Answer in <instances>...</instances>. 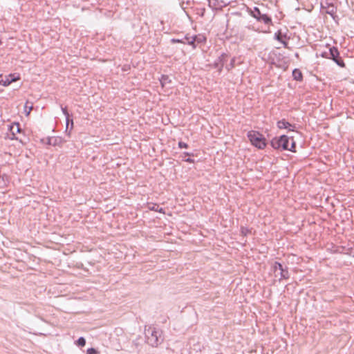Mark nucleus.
<instances>
[{
  "label": "nucleus",
  "mask_w": 354,
  "mask_h": 354,
  "mask_svg": "<svg viewBox=\"0 0 354 354\" xmlns=\"http://www.w3.org/2000/svg\"><path fill=\"white\" fill-rule=\"evenodd\" d=\"M86 353L87 354H98V352L95 348H91L87 350Z\"/></svg>",
  "instance_id": "obj_22"
},
{
  "label": "nucleus",
  "mask_w": 354,
  "mask_h": 354,
  "mask_svg": "<svg viewBox=\"0 0 354 354\" xmlns=\"http://www.w3.org/2000/svg\"><path fill=\"white\" fill-rule=\"evenodd\" d=\"M241 233L244 235V236H246L248 235L249 233H250V230L246 227H243L242 226L241 227Z\"/></svg>",
  "instance_id": "obj_18"
},
{
  "label": "nucleus",
  "mask_w": 354,
  "mask_h": 354,
  "mask_svg": "<svg viewBox=\"0 0 354 354\" xmlns=\"http://www.w3.org/2000/svg\"><path fill=\"white\" fill-rule=\"evenodd\" d=\"M152 209H155V211H157V209H156V207H152Z\"/></svg>",
  "instance_id": "obj_31"
},
{
  "label": "nucleus",
  "mask_w": 354,
  "mask_h": 354,
  "mask_svg": "<svg viewBox=\"0 0 354 354\" xmlns=\"http://www.w3.org/2000/svg\"><path fill=\"white\" fill-rule=\"evenodd\" d=\"M339 53L338 49L335 47L329 48L328 51L322 52L321 56L327 59H333L339 66L344 68L345 67V64L342 59L339 57Z\"/></svg>",
  "instance_id": "obj_2"
},
{
  "label": "nucleus",
  "mask_w": 354,
  "mask_h": 354,
  "mask_svg": "<svg viewBox=\"0 0 354 354\" xmlns=\"http://www.w3.org/2000/svg\"><path fill=\"white\" fill-rule=\"evenodd\" d=\"M248 138L252 145L262 149L266 146V139L262 134L255 131H250L248 133Z\"/></svg>",
  "instance_id": "obj_1"
},
{
  "label": "nucleus",
  "mask_w": 354,
  "mask_h": 354,
  "mask_svg": "<svg viewBox=\"0 0 354 354\" xmlns=\"http://www.w3.org/2000/svg\"><path fill=\"white\" fill-rule=\"evenodd\" d=\"M250 14L259 21H263L265 24L271 23V18L266 14H262L259 8L254 7L253 9L248 8Z\"/></svg>",
  "instance_id": "obj_5"
},
{
  "label": "nucleus",
  "mask_w": 354,
  "mask_h": 354,
  "mask_svg": "<svg viewBox=\"0 0 354 354\" xmlns=\"http://www.w3.org/2000/svg\"><path fill=\"white\" fill-rule=\"evenodd\" d=\"M152 209H155V211H157V209H156V207H152Z\"/></svg>",
  "instance_id": "obj_32"
},
{
  "label": "nucleus",
  "mask_w": 354,
  "mask_h": 354,
  "mask_svg": "<svg viewBox=\"0 0 354 354\" xmlns=\"http://www.w3.org/2000/svg\"><path fill=\"white\" fill-rule=\"evenodd\" d=\"M185 161L187 162H189V163L194 162V160L190 158H188L185 159Z\"/></svg>",
  "instance_id": "obj_25"
},
{
  "label": "nucleus",
  "mask_w": 354,
  "mask_h": 354,
  "mask_svg": "<svg viewBox=\"0 0 354 354\" xmlns=\"http://www.w3.org/2000/svg\"><path fill=\"white\" fill-rule=\"evenodd\" d=\"M30 104L29 102H26L24 105V111L26 112V115H28L30 113V111L32 109V104L29 105Z\"/></svg>",
  "instance_id": "obj_16"
},
{
  "label": "nucleus",
  "mask_w": 354,
  "mask_h": 354,
  "mask_svg": "<svg viewBox=\"0 0 354 354\" xmlns=\"http://www.w3.org/2000/svg\"><path fill=\"white\" fill-rule=\"evenodd\" d=\"M178 147H179L180 148H181V149H182V148H187V147H188V145H187V144H186V143H185V142H184L180 141V142H178Z\"/></svg>",
  "instance_id": "obj_24"
},
{
  "label": "nucleus",
  "mask_w": 354,
  "mask_h": 354,
  "mask_svg": "<svg viewBox=\"0 0 354 354\" xmlns=\"http://www.w3.org/2000/svg\"><path fill=\"white\" fill-rule=\"evenodd\" d=\"M160 81L162 87L165 86L167 84L171 83V82L169 77L165 75H162Z\"/></svg>",
  "instance_id": "obj_14"
},
{
  "label": "nucleus",
  "mask_w": 354,
  "mask_h": 354,
  "mask_svg": "<svg viewBox=\"0 0 354 354\" xmlns=\"http://www.w3.org/2000/svg\"><path fill=\"white\" fill-rule=\"evenodd\" d=\"M183 40L185 41V44L190 45L194 48V35H189V34L186 35Z\"/></svg>",
  "instance_id": "obj_13"
},
{
  "label": "nucleus",
  "mask_w": 354,
  "mask_h": 354,
  "mask_svg": "<svg viewBox=\"0 0 354 354\" xmlns=\"http://www.w3.org/2000/svg\"><path fill=\"white\" fill-rule=\"evenodd\" d=\"M10 131L13 136H15L17 133L21 131V129L19 123H15L10 127Z\"/></svg>",
  "instance_id": "obj_15"
},
{
  "label": "nucleus",
  "mask_w": 354,
  "mask_h": 354,
  "mask_svg": "<svg viewBox=\"0 0 354 354\" xmlns=\"http://www.w3.org/2000/svg\"><path fill=\"white\" fill-rule=\"evenodd\" d=\"M171 43L173 44H175V43H183V44H185V41L183 40V39H172L171 40Z\"/></svg>",
  "instance_id": "obj_23"
},
{
  "label": "nucleus",
  "mask_w": 354,
  "mask_h": 354,
  "mask_svg": "<svg viewBox=\"0 0 354 354\" xmlns=\"http://www.w3.org/2000/svg\"><path fill=\"white\" fill-rule=\"evenodd\" d=\"M77 344L78 346H84L86 344V340L84 337H80L77 339Z\"/></svg>",
  "instance_id": "obj_19"
},
{
  "label": "nucleus",
  "mask_w": 354,
  "mask_h": 354,
  "mask_svg": "<svg viewBox=\"0 0 354 354\" xmlns=\"http://www.w3.org/2000/svg\"><path fill=\"white\" fill-rule=\"evenodd\" d=\"M62 138L60 137L48 138V145L53 146H59L62 143Z\"/></svg>",
  "instance_id": "obj_8"
},
{
  "label": "nucleus",
  "mask_w": 354,
  "mask_h": 354,
  "mask_svg": "<svg viewBox=\"0 0 354 354\" xmlns=\"http://www.w3.org/2000/svg\"><path fill=\"white\" fill-rule=\"evenodd\" d=\"M289 137L282 135L279 138H274L271 140V145L276 149L287 150L289 149Z\"/></svg>",
  "instance_id": "obj_3"
},
{
  "label": "nucleus",
  "mask_w": 354,
  "mask_h": 354,
  "mask_svg": "<svg viewBox=\"0 0 354 354\" xmlns=\"http://www.w3.org/2000/svg\"><path fill=\"white\" fill-rule=\"evenodd\" d=\"M184 154H185V156H192V153H187V152H185V153H184Z\"/></svg>",
  "instance_id": "obj_27"
},
{
  "label": "nucleus",
  "mask_w": 354,
  "mask_h": 354,
  "mask_svg": "<svg viewBox=\"0 0 354 354\" xmlns=\"http://www.w3.org/2000/svg\"><path fill=\"white\" fill-rule=\"evenodd\" d=\"M154 337H155L154 343L157 344H158V337L156 335H154Z\"/></svg>",
  "instance_id": "obj_26"
},
{
  "label": "nucleus",
  "mask_w": 354,
  "mask_h": 354,
  "mask_svg": "<svg viewBox=\"0 0 354 354\" xmlns=\"http://www.w3.org/2000/svg\"><path fill=\"white\" fill-rule=\"evenodd\" d=\"M335 12V8L333 6H330L328 7L326 12L330 15H333Z\"/></svg>",
  "instance_id": "obj_20"
},
{
  "label": "nucleus",
  "mask_w": 354,
  "mask_h": 354,
  "mask_svg": "<svg viewBox=\"0 0 354 354\" xmlns=\"http://www.w3.org/2000/svg\"><path fill=\"white\" fill-rule=\"evenodd\" d=\"M206 41V37L201 34L194 35V49L196 48L198 44H204Z\"/></svg>",
  "instance_id": "obj_9"
},
{
  "label": "nucleus",
  "mask_w": 354,
  "mask_h": 354,
  "mask_svg": "<svg viewBox=\"0 0 354 354\" xmlns=\"http://www.w3.org/2000/svg\"><path fill=\"white\" fill-rule=\"evenodd\" d=\"M223 67V64L221 65V68H219V71H221V68Z\"/></svg>",
  "instance_id": "obj_28"
},
{
  "label": "nucleus",
  "mask_w": 354,
  "mask_h": 354,
  "mask_svg": "<svg viewBox=\"0 0 354 354\" xmlns=\"http://www.w3.org/2000/svg\"><path fill=\"white\" fill-rule=\"evenodd\" d=\"M152 209H155V211H157V209H156V207H152Z\"/></svg>",
  "instance_id": "obj_30"
},
{
  "label": "nucleus",
  "mask_w": 354,
  "mask_h": 354,
  "mask_svg": "<svg viewBox=\"0 0 354 354\" xmlns=\"http://www.w3.org/2000/svg\"><path fill=\"white\" fill-rule=\"evenodd\" d=\"M292 77L294 80L297 81H301L303 79V75L300 70L299 69H294L292 71Z\"/></svg>",
  "instance_id": "obj_12"
},
{
  "label": "nucleus",
  "mask_w": 354,
  "mask_h": 354,
  "mask_svg": "<svg viewBox=\"0 0 354 354\" xmlns=\"http://www.w3.org/2000/svg\"><path fill=\"white\" fill-rule=\"evenodd\" d=\"M272 270L276 277L279 276V279H286L289 278V272L287 268L281 263L275 261L272 266Z\"/></svg>",
  "instance_id": "obj_4"
},
{
  "label": "nucleus",
  "mask_w": 354,
  "mask_h": 354,
  "mask_svg": "<svg viewBox=\"0 0 354 354\" xmlns=\"http://www.w3.org/2000/svg\"><path fill=\"white\" fill-rule=\"evenodd\" d=\"M154 333H156L155 331H153L152 333H151V335L153 336L154 335Z\"/></svg>",
  "instance_id": "obj_29"
},
{
  "label": "nucleus",
  "mask_w": 354,
  "mask_h": 354,
  "mask_svg": "<svg viewBox=\"0 0 354 354\" xmlns=\"http://www.w3.org/2000/svg\"><path fill=\"white\" fill-rule=\"evenodd\" d=\"M283 37H286V35H282L281 30H278L274 34V39H277L278 41L281 42V44H283V46L286 48L288 46V43L283 40Z\"/></svg>",
  "instance_id": "obj_10"
},
{
  "label": "nucleus",
  "mask_w": 354,
  "mask_h": 354,
  "mask_svg": "<svg viewBox=\"0 0 354 354\" xmlns=\"http://www.w3.org/2000/svg\"><path fill=\"white\" fill-rule=\"evenodd\" d=\"M291 140H292L291 146H290V147H289V149L288 150L292 151V152H295V147H296L295 142L294 141L293 138H292Z\"/></svg>",
  "instance_id": "obj_21"
},
{
  "label": "nucleus",
  "mask_w": 354,
  "mask_h": 354,
  "mask_svg": "<svg viewBox=\"0 0 354 354\" xmlns=\"http://www.w3.org/2000/svg\"><path fill=\"white\" fill-rule=\"evenodd\" d=\"M19 77H16L15 74H10L8 75H0V84L7 86L12 82L17 81Z\"/></svg>",
  "instance_id": "obj_6"
},
{
  "label": "nucleus",
  "mask_w": 354,
  "mask_h": 354,
  "mask_svg": "<svg viewBox=\"0 0 354 354\" xmlns=\"http://www.w3.org/2000/svg\"><path fill=\"white\" fill-rule=\"evenodd\" d=\"M62 111L64 115L66 116V128L68 127L69 123L71 122V128H73V121L72 119H70L69 113L67 111L66 107H62Z\"/></svg>",
  "instance_id": "obj_11"
},
{
  "label": "nucleus",
  "mask_w": 354,
  "mask_h": 354,
  "mask_svg": "<svg viewBox=\"0 0 354 354\" xmlns=\"http://www.w3.org/2000/svg\"><path fill=\"white\" fill-rule=\"evenodd\" d=\"M277 125L279 129H288L289 131H294L291 127H295V125L291 124L284 119L278 121Z\"/></svg>",
  "instance_id": "obj_7"
},
{
  "label": "nucleus",
  "mask_w": 354,
  "mask_h": 354,
  "mask_svg": "<svg viewBox=\"0 0 354 354\" xmlns=\"http://www.w3.org/2000/svg\"><path fill=\"white\" fill-rule=\"evenodd\" d=\"M235 59L233 58L231 59V62L229 64L226 65L225 68L227 71L232 70L234 67Z\"/></svg>",
  "instance_id": "obj_17"
}]
</instances>
